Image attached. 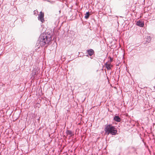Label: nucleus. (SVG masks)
<instances>
[{"instance_id":"f257e3e1","label":"nucleus","mask_w":155,"mask_h":155,"mask_svg":"<svg viewBox=\"0 0 155 155\" xmlns=\"http://www.w3.org/2000/svg\"><path fill=\"white\" fill-rule=\"evenodd\" d=\"M104 130L105 133L107 134V135L110 134L112 135H115L118 134L117 128L115 126L110 124L105 125Z\"/></svg>"},{"instance_id":"f03ea898","label":"nucleus","mask_w":155,"mask_h":155,"mask_svg":"<svg viewBox=\"0 0 155 155\" xmlns=\"http://www.w3.org/2000/svg\"><path fill=\"white\" fill-rule=\"evenodd\" d=\"M50 42V40L49 39L46 40V41H43L41 40H39L38 38L36 44V45L38 48H39L40 46L43 47L45 46V47H47L49 45Z\"/></svg>"},{"instance_id":"7ed1b4c3","label":"nucleus","mask_w":155,"mask_h":155,"mask_svg":"<svg viewBox=\"0 0 155 155\" xmlns=\"http://www.w3.org/2000/svg\"><path fill=\"white\" fill-rule=\"evenodd\" d=\"M39 40H41L43 41H46V40L49 39L50 41L52 40V37L49 34L45 33H42L41 34L39 38Z\"/></svg>"},{"instance_id":"20e7f679","label":"nucleus","mask_w":155,"mask_h":155,"mask_svg":"<svg viewBox=\"0 0 155 155\" xmlns=\"http://www.w3.org/2000/svg\"><path fill=\"white\" fill-rule=\"evenodd\" d=\"M44 13L42 11H41L39 14L38 15V19L42 23L44 22L45 19L44 18Z\"/></svg>"},{"instance_id":"39448f33","label":"nucleus","mask_w":155,"mask_h":155,"mask_svg":"<svg viewBox=\"0 0 155 155\" xmlns=\"http://www.w3.org/2000/svg\"><path fill=\"white\" fill-rule=\"evenodd\" d=\"M136 151V148L134 147H130L129 148V154H137Z\"/></svg>"},{"instance_id":"423d86ee","label":"nucleus","mask_w":155,"mask_h":155,"mask_svg":"<svg viewBox=\"0 0 155 155\" xmlns=\"http://www.w3.org/2000/svg\"><path fill=\"white\" fill-rule=\"evenodd\" d=\"M136 25L140 27H143L144 25V22L142 21L139 20L137 21Z\"/></svg>"},{"instance_id":"0eeeda50","label":"nucleus","mask_w":155,"mask_h":155,"mask_svg":"<svg viewBox=\"0 0 155 155\" xmlns=\"http://www.w3.org/2000/svg\"><path fill=\"white\" fill-rule=\"evenodd\" d=\"M113 120L117 122H120L121 120V118L117 114H115L113 118Z\"/></svg>"},{"instance_id":"6e6552de","label":"nucleus","mask_w":155,"mask_h":155,"mask_svg":"<svg viewBox=\"0 0 155 155\" xmlns=\"http://www.w3.org/2000/svg\"><path fill=\"white\" fill-rule=\"evenodd\" d=\"M86 52L90 56H92L94 53V50L92 49H90L87 50Z\"/></svg>"},{"instance_id":"1a4fd4ad","label":"nucleus","mask_w":155,"mask_h":155,"mask_svg":"<svg viewBox=\"0 0 155 155\" xmlns=\"http://www.w3.org/2000/svg\"><path fill=\"white\" fill-rule=\"evenodd\" d=\"M104 66L108 70L111 69V68L112 67L110 63L108 64L107 62L104 63Z\"/></svg>"},{"instance_id":"9d476101","label":"nucleus","mask_w":155,"mask_h":155,"mask_svg":"<svg viewBox=\"0 0 155 155\" xmlns=\"http://www.w3.org/2000/svg\"><path fill=\"white\" fill-rule=\"evenodd\" d=\"M66 133L67 135H70V137H71L74 135V133L71 130H68L67 129Z\"/></svg>"},{"instance_id":"9b49d317","label":"nucleus","mask_w":155,"mask_h":155,"mask_svg":"<svg viewBox=\"0 0 155 155\" xmlns=\"http://www.w3.org/2000/svg\"><path fill=\"white\" fill-rule=\"evenodd\" d=\"M31 78L35 79V76L37 75L35 70H33L32 71V73L31 74Z\"/></svg>"},{"instance_id":"f8f14e48","label":"nucleus","mask_w":155,"mask_h":155,"mask_svg":"<svg viewBox=\"0 0 155 155\" xmlns=\"http://www.w3.org/2000/svg\"><path fill=\"white\" fill-rule=\"evenodd\" d=\"M91 12L90 13L89 11H88L85 14L84 16V18L85 19H87L89 18L90 15H91Z\"/></svg>"},{"instance_id":"ddd939ff","label":"nucleus","mask_w":155,"mask_h":155,"mask_svg":"<svg viewBox=\"0 0 155 155\" xmlns=\"http://www.w3.org/2000/svg\"><path fill=\"white\" fill-rule=\"evenodd\" d=\"M147 38H147L148 40H146V41L149 43L151 37L150 36H148V37H147Z\"/></svg>"},{"instance_id":"4468645a","label":"nucleus","mask_w":155,"mask_h":155,"mask_svg":"<svg viewBox=\"0 0 155 155\" xmlns=\"http://www.w3.org/2000/svg\"><path fill=\"white\" fill-rule=\"evenodd\" d=\"M109 61L110 62H111L113 61V59H112V58H110V60Z\"/></svg>"},{"instance_id":"2eb2a0df","label":"nucleus","mask_w":155,"mask_h":155,"mask_svg":"<svg viewBox=\"0 0 155 155\" xmlns=\"http://www.w3.org/2000/svg\"><path fill=\"white\" fill-rule=\"evenodd\" d=\"M89 55H88V54H86V55H85V56H87V57H88V56H89Z\"/></svg>"},{"instance_id":"dca6fc26","label":"nucleus","mask_w":155,"mask_h":155,"mask_svg":"<svg viewBox=\"0 0 155 155\" xmlns=\"http://www.w3.org/2000/svg\"><path fill=\"white\" fill-rule=\"evenodd\" d=\"M50 2L51 4H52L53 2L50 1Z\"/></svg>"},{"instance_id":"f3484780","label":"nucleus","mask_w":155,"mask_h":155,"mask_svg":"<svg viewBox=\"0 0 155 155\" xmlns=\"http://www.w3.org/2000/svg\"><path fill=\"white\" fill-rule=\"evenodd\" d=\"M47 1L50 2V1L49 0H47Z\"/></svg>"}]
</instances>
